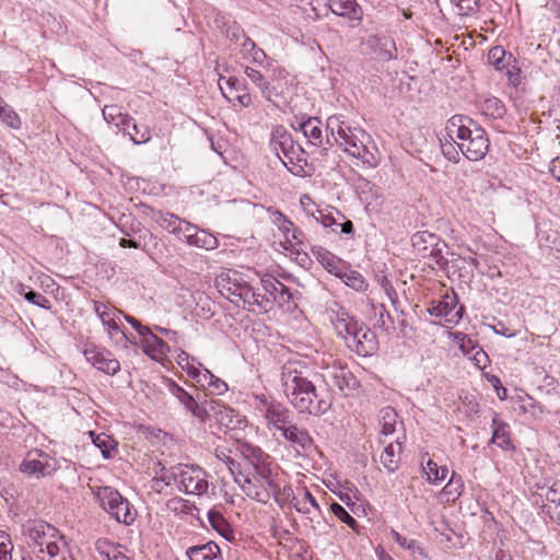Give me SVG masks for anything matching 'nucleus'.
<instances>
[{
  "instance_id": "nucleus-64",
  "label": "nucleus",
  "mask_w": 560,
  "mask_h": 560,
  "mask_svg": "<svg viewBox=\"0 0 560 560\" xmlns=\"http://www.w3.org/2000/svg\"><path fill=\"white\" fill-rule=\"evenodd\" d=\"M380 417L382 420H387L397 417L396 410L392 407H385L380 411Z\"/></svg>"
},
{
  "instance_id": "nucleus-24",
  "label": "nucleus",
  "mask_w": 560,
  "mask_h": 560,
  "mask_svg": "<svg viewBox=\"0 0 560 560\" xmlns=\"http://www.w3.org/2000/svg\"><path fill=\"white\" fill-rule=\"evenodd\" d=\"M186 555L189 560H223L220 548L212 541L190 547L187 549Z\"/></svg>"
},
{
  "instance_id": "nucleus-12",
  "label": "nucleus",
  "mask_w": 560,
  "mask_h": 560,
  "mask_svg": "<svg viewBox=\"0 0 560 560\" xmlns=\"http://www.w3.org/2000/svg\"><path fill=\"white\" fill-rule=\"evenodd\" d=\"M275 430L273 434L287 440L298 452L299 448L307 450L312 445V439L310 434L295 424L285 425V422L279 424L278 422H271Z\"/></svg>"
},
{
  "instance_id": "nucleus-30",
  "label": "nucleus",
  "mask_w": 560,
  "mask_h": 560,
  "mask_svg": "<svg viewBox=\"0 0 560 560\" xmlns=\"http://www.w3.org/2000/svg\"><path fill=\"white\" fill-rule=\"evenodd\" d=\"M264 483L267 488V491L269 492V498L272 495L278 503H281L283 500H288L291 495H293L292 488L290 486H284L281 488L276 477L264 481Z\"/></svg>"
},
{
  "instance_id": "nucleus-33",
  "label": "nucleus",
  "mask_w": 560,
  "mask_h": 560,
  "mask_svg": "<svg viewBox=\"0 0 560 560\" xmlns=\"http://www.w3.org/2000/svg\"><path fill=\"white\" fill-rule=\"evenodd\" d=\"M244 72L246 77L260 90L261 95L269 100L271 96L270 83L261 72L248 66L245 67Z\"/></svg>"
},
{
  "instance_id": "nucleus-52",
  "label": "nucleus",
  "mask_w": 560,
  "mask_h": 560,
  "mask_svg": "<svg viewBox=\"0 0 560 560\" xmlns=\"http://www.w3.org/2000/svg\"><path fill=\"white\" fill-rule=\"evenodd\" d=\"M454 336H455L456 341L459 345L460 350L464 353L467 354L475 348L472 340L470 338H468L466 335H464L462 332H456Z\"/></svg>"
},
{
  "instance_id": "nucleus-50",
  "label": "nucleus",
  "mask_w": 560,
  "mask_h": 560,
  "mask_svg": "<svg viewBox=\"0 0 560 560\" xmlns=\"http://www.w3.org/2000/svg\"><path fill=\"white\" fill-rule=\"evenodd\" d=\"M381 44V57L385 60L395 58L394 51L396 50L395 42L389 37L380 39Z\"/></svg>"
},
{
  "instance_id": "nucleus-53",
  "label": "nucleus",
  "mask_w": 560,
  "mask_h": 560,
  "mask_svg": "<svg viewBox=\"0 0 560 560\" xmlns=\"http://www.w3.org/2000/svg\"><path fill=\"white\" fill-rule=\"evenodd\" d=\"M453 141H447L446 143H442V151L443 154L450 160V161H457L458 156V150L457 145H454L452 143Z\"/></svg>"
},
{
  "instance_id": "nucleus-32",
  "label": "nucleus",
  "mask_w": 560,
  "mask_h": 560,
  "mask_svg": "<svg viewBox=\"0 0 560 560\" xmlns=\"http://www.w3.org/2000/svg\"><path fill=\"white\" fill-rule=\"evenodd\" d=\"M208 520L213 529H215L221 536L226 539L232 537V529L230 524L223 517V515L214 510L208 511Z\"/></svg>"
},
{
  "instance_id": "nucleus-42",
  "label": "nucleus",
  "mask_w": 560,
  "mask_h": 560,
  "mask_svg": "<svg viewBox=\"0 0 560 560\" xmlns=\"http://www.w3.org/2000/svg\"><path fill=\"white\" fill-rule=\"evenodd\" d=\"M330 510L336 517L347 524L350 528L355 529L358 527V522L339 503H331Z\"/></svg>"
},
{
  "instance_id": "nucleus-15",
  "label": "nucleus",
  "mask_w": 560,
  "mask_h": 560,
  "mask_svg": "<svg viewBox=\"0 0 560 560\" xmlns=\"http://www.w3.org/2000/svg\"><path fill=\"white\" fill-rule=\"evenodd\" d=\"M475 125L476 122L468 116L454 115L446 122V138L456 144V142L462 141L466 135H470V130Z\"/></svg>"
},
{
  "instance_id": "nucleus-51",
  "label": "nucleus",
  "mask_w": 560,
  "mask_h": 560,
  "mask_svg": "<svg viewBox=\"0 0 560 560\" xmlns=\"http://www.w3.org/2000/svg\"><path fill=\"white\" fill-rule=\"evenodd\" d=\"M551 501L550 504H544L542 505V510L544 512H546L547 514H549V516L557 521L558 524L560 525V497H559V500H553V499H549Z\"/></svg>"
},
{
  "instance_id": "nucleus-23",
  "label": "nucleus",
  "mask_w": 560,
  "mask_h": 560,
  "mask_svg": "<svg viewBox=\"0 0 560 560\" xmlns=\"http://www.w3.org/2000/svg\"><path fill=\"white\" fill-rule=\"evenodd\" d=\"M151 218L162 229L176 236L180 235L183 220L179 217L170 212H163L161 210H152Z\"/></svg>"
},
{
  "instance_id": "nucleus-36",
  "label": "nucleus",
  "mask_w": 560,
  "mask_h": 560,
  "mask_svg": "<svg viewBox=\"0 0 560 560\" xmlns=\"http://www.w3.org/2000/svg\"><path fill=\"white\" fill-rule=\"evenodd\" d=\"M481 110L485 115L492 118H500L505 113L503 103L497 97L486 98L481 104Z\"/></svg>"
},
{
  "instance_id": "nucleus-46",
  "label": "nucleus",
  "mask_w": 560,
  "mask_h": 560,
  "mask_svg": "<svg viewBox=\"0 0 560 560\" xmlns=\"http://www.w3.org/2000/svg\"><path fill=\"white\" fill-rule=\"evenodd\" d=\"M253 467L255 469L254 480L257 482L266 481V480L275 477L272 475V470L270 468V464L268 463V460L256 464Z\"/></svg>"
},
{
  "instance_id": "nucleus-6",
  "label": "nucleus",
  "mask_w": 560,
  "mask_h": 560,
  "mask_svg": "<svg viewBox=\"0 0 560 560\" xmlns=\"http://www.w3.org/2000/svg\"><path fill=\"white\" fill-rule=\"evenodd\" d=\"M57 469V460L42 450L34 448L27 452L23 462L20 464V470L36 478H44L52 475Z\"/></svg>"
},
{
  "instance_id": "nucleus-26",
  "label": "nucleus",
  "mask_w": 560,
  "mask_h": 560,
  "mask_svg": "<svg viewBox=\"0 0 560 560\" xmlns=\"http://www.w3.org/2000/svg\"><path fill=\"white\" fill-rule=\"evenodd\" d=\"M401 445L399 443L388 444L380 456L381 464L388 472H394L398 468L399 464V452Z\"/></svg>"
},
{
  "instance_id": "nucleus-54",
  "label": "nucleus",
  "mask_w": 560,
  "mask_h": 560,
  "mask_svg": "<svg viewBox=\"0 0 560 560\" xmlns=\"http://www.w3.org/2000/svg\"><path fill=\"white\" fill-rule=\"evenodd\" d=\"M2 560H12L11 550H12V542L10 539V536L2 532Z\"/></svg>"
},
{
  "instance_id": "nucleus-28",
  "label": "nucleus",
  "mask_w": 560,
  "mask_h": 560,
  "mask_svg": "<svg viewBox=\"0 0 560 560\" xmlns=\"http://www.w3.org/2000/svg\"><path fill=\"white\" fill-rule=\"evenodd\" d=\"M189 245L203 248L206 250L215 249L219 246L218 238L206 230L195 231L194 236L189 237Z\"/></svg>"
},
{
  "instance_id": "nucleus-7",
  "label": "nucleus",
  "mask_w": 560,
  "mask_h": 560,
  "mask_svg": "<svg viewBox=\"0 0 560 560\" xmlns=\"http://www.w3.org/2000/svg\"><path fill=\"white\" fill-rule=\"evenodd\" d=\"M177 488L187 494L201 495L208 490L207 474L199 466L178 465Z\"/></svg>"
},
{
  "instance_id": "nucleus-17",
  "label": "nucleus",
  "mask_w": 560,
  "mask_h": 560,
  "mask_svg": "<svg viewBox=\"0 0 560 560\" xmlns=\"http://www.w3.org/2000/svg\"><path fill=\"white\" fill-rule=\"evenodd\" d=\"M255 409L259 413L258 416L266 420H285L288 418L287 408L273 399L269 400L266 396L256 397Z\"/></svg>"
},
{
  "instance_id": "nucleus-41",
  "label": "nucleus",
  "mask_w": 560,
  "mask_h": 560,
  "mask_svg": "<svg viewBox=\"0 0 560 560\" xmlns=\"http://www.w3.org/2000/svg\"><path fill=\"white\" fill-rule=\"evenodd\" d=\"M505 58H506V52L500 46H495V47L491 48L488 52L489 63L494 66L498 70H502L505 68V66H506Z\"/></svg>"
},
{
  "instance_id": "nucleus-60",
  "label": "nucleus",
  "mask_w": 560,
  "mask_h": 560,
  "mask_svg": "<svg viewBox=\"0 0 560 560\" xmlns=\"http://www.w3.org/2000/svg\"><path fill=\"white\" fill-rule=\"evenodd\" d=\"M154 329L160 334L164 335L166 338H168V340L177 342V331L161 326H154Z\"/></svg>"
},
{
  "instance_id": "nucleus-57",
  "label": "nucleus",
  "mask_w": 560,
  "mask_h": 560,
  "mask_svg": "<svg viewBox=\"0 0 560 560\" xmlns=\"http://www.w3.org/2000/svg\"><path fill=\"white\" fill-rule=\"evenodd\" d=\"M434 240H435V236L433 234L428 233V232H419L412 236V244H413V246H417L422 242L423 243H425L428 241L433 242Z\"/></svg>"
},
{
  "instance_id": "nucleus-38",
  "label": "nucleus",
  "mask_w": 560,
  "mask_h": 560,
  "mask_svg": "<svg viewBox=\"0 0 560 560\" xmlns=\"http://www.w3.org/2000/svg\"><path fill=\"white\" fill-rule=\"evenodd\" d=\"M423 471L430 482L443 481L448 474V469L445 466L439 467L432 459H428L427 464L423 465Z\"/></svg>"
},
{
  "instance_id": "nucleus-34",
  "label": "nucleus",
  "mask_w": 560,
  "mask_h": 560,
  "mask_svg": "<svg viewBox=\"0 0 560 560\" xmlns=\"http://www.w3.org/2000/svg\"><path fill=\"white\" fill-rule=\"evenodd\" d=\"M491 441L493 444L505 451L512 450L514 447L510 439V432L508 430L506 422L498 423V425L493 429Z\"/></svg>"
},
{
  "instance_id": "nucleus-59",
  "label": "nucleus",
  "mask_w": 560,
  "mask_h": 560,
  "mask_svg": "<svg viewBox=\"0 0 560 560\" xmlns=\"http://www.w3.org/2000/svg\"><path fill=\"white\" fill-rule=\"evenodd\" d=\"M182 224L185 225V228H182V233L184 237L186 238V242L189 244V237L194 236L195 231H199L196 225L191 224L190 222H187L183 220Z\"/></svg>"
},
{
  "instance_id": "nucleus-4",
  "label": "nucleus",
  "mask_w": 560,
  "mask_h": 560,
  "mask_svg": "<svg viewBox=\"0 0 560 560\" xmlns=\"http://www.w3.org/2000/svg\"><path fill=\"white\" fill-rule=\"evenodd\" d=\"M24 534L39 547L40 552L46 551L47 560H75L65 537L50 524L44 521H31L24 525Z\"/></svg>"
},
{
  "instance_id": "nucleus-47",
  "label": "nucleus",
  "mask_w": 560,
  "mask_h": 560,
  "mask_svg": "<svg viewBox=\"0 0 560 560\" xmlns=\"http://www.w3.org/2000/svg\"><path fill=\"white\" fill-rule=\"evenodd\" d=\"M292 141V136L283 126L273 127L270 136V143L282 142V144H288V142Z\"/></svg>"
},
{
  "instance_id": "nucleus-8",
  "label": "nucleus",
  "mask_w": 560,
  "mask_h": 560,
  "mask_svg": "<svg viewBox=\"0 0 560 560\" xmlns=\"http://www.w3.org/2000/svg\"><path fill=\"white\" fill-rule=\"evenodd\" d=\"M176 396L178 400L187 408L189 409L195 417L202 418L203 413L206 418L211 419L214 418L215 420H223L225 418H232L233 416L230 413L232 410H229L224 406H221L218 401L211 400L210 402H206L205 406L200 407L195 398L184 390L180 387H177L176 389Z\"/></svg>"
},
{
  "instance_id": "nucleus-3",
  "label": "nucleus",
  "mask_w": 560,
  "mask_h": 560,
  "mask_svg": "<svg viewBox=\"0 0 560 560\" xmlns=\"http://www.w3.org/2000/svg\"><path fill=\"white\" fill-rule=\"evenodd\" d=\"M331 323L348 348L360 357H369L377 351L378 342L374 331L360 325L343 307L331 310Z\"/></svg>"
},
{
  "instance_id": "nucleus-25",
  "label": "nucleus",
  "mask_w": 560,
  "mask_h": 560,
  "mask_svg": "<svg viewBox=\"0 0 560 560\" xmlns=\"http://www.w3.org/2000/svg\"><path fill=\"white\" fill-rule=\"evenodd\" d=\"M103 117L108 124L115 125L118 130L124 132L132 122V118L128 114H124L117 105H106L103 108Z\"/></svg>"
},
{
  "instance_id": "nucleus-13",
  "label": "nucleus",
  "mask_w": 560,
  "mask_h": 560,
  "mask_svg": "<svg viewBox=\"0 0 560 560\" xmlns=\"http://www.w3.org/2000/svg\"><path fill=\"white\" fill-rule=\"evenodd\" d=\"M229 291L233 296L238 298L244 302V304L248 305L249 311H255V306L265 312L271 306V301L266 294H261L255 291L248 284H235V288H229Z\"/></svg>"
},
{
  "instance_id": "nucleus-27",
  "label": "nucleus",
  "mask_w": 560,
  "mask_h": 560,
  "mask_svg": "<svg viewBox=\"0 0 560 560\" xmlns=\"http://www.w3.org/2000/svg\"><path fill=\"white\" fill-rule=\"evenodd\" d=\"M242 489L249 498L258 502L266 503L269 500V492L267 491L264 481L257 482L247 478L245 479Z\"/></svg>"
},
{
  "instance_id": "nucleus-2",
  "label": "nucleus",
  "mask_w": 560,
  "mask_h": 560,
  "mask_svg": "<svg viewBox=\"0 0 560 560\" xmlns=\"http://www.w3.org/2000/svg\"><path fill=\"white\" fill-rule=\"evenodd\" d=\"M327 144L336 143L349 155L361 160L363 163L374 165V154L369 150L370 136L360 127L350 126L339 115L329 116L326 120Z\"/></svg>"
},
{
  "instance_id": "nucleus-58",
  "label": "nucleus",
  "mask_w": 560,
  "mask_h": 560,
  "mask_svg": "<svg viewBox=\"0 0 560 560\" xmlns=\"http://www.w3.org/2000/svg\"><path fill=\"white\" fill-rule=\"evenodd\" d=\"M222 81H225V84L230 86V89L237 90L236 85L240 83L238 80L234 77L225 79L223 75L219 78V88L222 91L224 97L229 98L228 94L224 92V88L222 85Z\"/></svg>"
},
{
  "instance_id": "nucleus-63",
  "label": "nucleus",
  "mask_w": 560,
  "mask_h": 560,
  "mask_svg": "<svg viewBox=\"0 0 560 560\" xmlns=\"http://www.w3.org/2000/svg\"><path fill=\"white\" fill-rule=\"evenodd\" d=\"M301 501H305L306 503H310L316 510L320 511L319 504L317 503L316 499L313 497V494L310 491L305 490L303 492V499H301Z\"/></svg>"
},
{
  "instance_id": "nucleus-10",
  "label": "nucleus",
  "mask_w": 560,
  "mask_h": 560,
  "mask_svg": "<svg viewBox=\"0 0 560 560\" xmlns=\"http://www.w3.org/2000/svg\"><path fill=\"white\" fill-rule=\"evenodd\" d=\"M430 315L441 317L447 325H456L463 317L464 306L458 305L457 295L455 293H446L438 302H432L428 308Z\"/></svg>"
},
{
  "instance_id": "nucleus-39",
  "label": "nucleus",
  "mask_w": 560,
  "mask_h": 560,
  "mask_svg": "<svg viewBox=\"0 0 560 560\" xmlns=\"http://www.w3.org/2000/svg\"><path fill=\"white\" fill-rule=\"evenodd\" d=\"M312 253L330 273H337V260L331 253L323 247H312Z\"/></svg>"
},
{
  "instance_id": "nucleus-9",
  "label": "nucleus",
  "mask_w": 560,
  "mask_h": 560,
  "mask_svg": "<svg viewBox=\"0 0 560 560\" xmlns=\"http://www.w3.org/2000/svg\"><path fill=\"white\" fill-rule=\"evenodd\" d=\"M459 151L470 161L481 160L489 150V139L486 131L477 124L462 141L456 142Z\"/></svg>"
},
{
  "instance_id": "nucleus-5",
  "label": "nucleus",
  "mask_w": 560,
  "mask_h": 560,
  "mask_svg": "<svg viewBox=\"0 0 560 560\" xmlns=\"http://www.w3.org/2000/svg\"><path fill=\"white\" fill-rule=\"evenodd\" d=\"M103 509L117 522L130 525L137 517V510L117 490L110 487L100 488L96 493Z\"/></svg>"
},
{
  "instance_id": "nucleus-40",
  "label": "nucleus",
  "mask_w": 560,
  "mask_h": 560,
  "mask_svg": "<svg viewBox=\"0 0 560 560\" xmlns=\"http://www.w3.org/2000/svg\"><path fill=\"white\" fill-rule=\"evenodd\" d=\"M135 133L129 132V137L135 144L147 143L151 139L150 128L145 125L132 124Z\"/></svg>"
},
{
  "instance_id": "nucleus-31",
  "label": "nucleus",
  "mask_w": 560,
  "mask_h": 560,
  "mask_svg": "<svg viewBox=\"0 0 560 560\" xmlns=\"http://www.w3.org/2000/svg\"><path fill=\"white\" fill-rule=\"evenodd\" d=\"M153 472L155 477H159L161 481H164L165 486H172L177 483V472H179V469L178 465L166 467L163 463L158 462L153 467Z\"/></svg>"
},
{
  "instance_id": "nucleus-55",
  "label": "nucleus",
  "mask_w": 560,
  "mask_h": 560,
  "mask_svg": "<svg viewBox=\"0 0 560 560\" xmlns=\"http://www.w3.org/2000/svg\"><path fill=\"white\" fill-rule=\"evenodd\" d=\"M318 215L315 217V219L317 221H320V223L325 226V228H334V226H337V221L335 220V218L328 213V214H325L323 213L322 211H317Z\"/></svg>"
},
{
  "instance_id": "nucleus-43",
  "label": "nucleus",
  "mask_w": 560,
  "mask_h": 560,
  "mask_svg": "<svg viewBox=\"0 0 560 560\" xmlns=\"http://www.w3.org/2000/svg\"><path fill=\"white\" fill-rule=\"evenodd\" d=\"M392 534H393L395 541L401 548L410 550L412 555H416V553L423 555L421 547L417 544V541L415 539H407L406 537L401 536L396 530H393Z\"/></svg>"
},
{
  "instance_id": "nucleus-21",
  "label": "nucleus",
  "mask_w": 560,
  "mask_h": 560,
  "mask_svg": "<svg viewBox=\"0 0 560 560\" xmlns=\"http://www.w3.org/2000/svg\"><path fill=\"white\" fill-rule=\"evenodd\" d=\"M323 122L318 117H307L298 122L299 129L307 138L308 142L314 145H320L323 143Z\"/></svg>"
},
{
  "instance_id": "nucleus-35",
  "label": "nucleus",
  "mask_w": 560,
  "mask_h": 560,
  "mask_svg": "<svg viewBox=\"0 0 560 560\" xmlns=\"http://www.w3.org/2000/svg\"><path fill=\"white\" fill-rule=\"evenodd\" d=\"M342 282L354 289L355 291H364L368 288V283L364 279V277L354 270H350L347 272L336 273Z\"/></svg>"
},
{
  "instance_id": "nucleus-56",
  "label": "nucleus",
  "mask_w": 560,
  "mask_h": 560,
  "mask_svg": "<svg viewBox=\"0 0 560 560\" xmlns=\"http://www.w3.org/2000/svg\"><path fill=\"white\" fill-rule=\"evenodd\" d=\"M457 5L466 12H475L479 8V0H457Z\"/></svg>"
},
{
  "instance_id": "nucleus-22",
  "label": "nucleus",
  "mask_w": 560,
  "mask_h": 560,
  "mask_svg": "<svg viewBox=\"0 0 560 560\" xmlns=\"http://www.w3.org/2000/svg\"><path fill=\"white\" fill-rule=\"evenodd\" d=\"M143 352L151 359L162 362L167 358L170 352V346L156 335L149 336L144 342H142Z\"/></svg>"
},
{
  "instance_id": "nucleus-45",
  "label": "nucleus",
  "mask_w": 560,
  "mask_h": 560,
  "mask_svg": "<svg viewBox=\"0 0 560 560\" xmlns=\"http://www.w3.org/2000/svg\"><path fill=\"white\" fill-rule=\"evenodd\" d=\"M225 36L229 40L234 43H238L240 40L243 42L245 38H248L245 35L243 27L236 22H232L226 26Z\"/></svg>"
},
{
  "instance_id": "nucleus-20",
  "label": "nucleus",
  "mask_w": 560,
  "mask_h": 560,
  "mask_svg": "<svg viewBox=\"0 0 560 560\" xmlns=\"http://www.w3.org/2000/svg\"><path fill=\"white\" fill-rule=\"evenodd\" d=\"M328 7L336 15L346 18L350 21H361L362 9L357 0H328Z\"/></svg>"
},
{
  "instance_id": "nucleus-37",
  "label": "nucleus",
  "mask_w": 560,
  "mask_h": 560,
  "mask_svg": "<svg viewBox=\"0 0 560 560\" xmlns=\"http://www.w3.org/2000/svg\"><path fill=\"white\" fill-rule=\"evenodd\" d=\"M241 452L244 457L252 463L253 466L269 459V456L260 447L248 443L241 445Z\"/></svg>"
},
{
  "instance_id": "nucleus-16",
  "label": "nucleus",
  "mask_w": 560,
  "mask_h": 560,
  "mask_svg": "<svg viewBox=\"0 0 560 560\" xmlns=\"http://www.w3.org/2000/svg\"><path fill=\"white\" fill-rule=\"evenodd\" d=\"M326 378L330 380V384L336 386L342 394L348 395L349 392L354 390L359 383L353 374L346 368L332 366L328 369Z\"/></svg>"
},
{
  "instance_id": "nucleus-61",
  "label": "nucleus",
  "mask_w": 560,
  "mask_h": 560,
  "mask_svg": "<svg viewBox=\"0 0 560 560\" xmlns=\"http://www.w3.org/2000/svg\"><path fill=\"white\" fill-rule=\"evenodd\" d=\"M527 407L533 408V411L530 412V416L534 418L541 417L542 410L540 407L535 408V401L529 397L523 405L522 408L526 411Z\"/></svg>"
},
{
  "instance_id": "nucleus-14",
  "label": "nucleus",
  "mask_w": 560,
  "mask_h": 560,
  "mask_svg": "<svg viewBox=\"0 0 560 560\" xmlns=\"http://www.w3.org/2000/svg\"><path fill=\"white\" fill-rule=\"evenodd\" d=\"M273 222L284 236L285 249H294L304 245V234L292 221L287 219L280 211H276Z\"/></svg>"
},
{
  "instance_id": "nucleus-29",
  "label": "nucleus",
  "mask_w": 560,
  "mask_h": 560,
  "mask_svg": "<svg viewBox=\"0 0 560 560\" xmlns=\"http://www.w3.org/2000/svg\"><path fill=\"white\" fill-rule=\"evenodd\" d=\"M241 54L244 58H250L255 63L262 65L266 60L267 55L260 48H258L252 38H245L241 42Z\"/></svg>"
},
{
  "instance_id": "nucleus-19",
  "label": "nucleus",
  "mask_w": 560,
  "mask_h": 560,
  "mask_svg": "<svg viewBox=\"0 0 560 560\" xmlns=\"http://www.w3.org/2000/svg\"><path fill=\"white\" fill-rule=\"evenodd\" d=\"M280 160L289 171L295 174L303 172V168L307 163L305 151L294 141H292L291 145L283 153V158Z\"/></svg>"
},
{
  "instance_id": "nucleus-11",
  "label": "nucleus",
  "mask_w": 560,
  "mask_h": 560,
  "mask_svg": "<svg viewBox=\"0 0 560 560\" xmlns=\"http://www.w3.org/2000/svg\"><path fill=\"white\" fill-rule=\"evenodd\" d=\"M84 358L97 370L114 375L120 370V363L115 359L112 352L96 346L86 347Z\"/></svg>"
},
{
  "instance_id": "nucleus-62",
  "label": "nucleus",
  "mask_w": 560,
  "mask_h": 560,
  "mask_svg": "<svg viewBox=\"0 0 560 560\" xmlns=\"http://www.w3.org/2000/svg\"><path fill=\"white\" fill-rule=\"evenodd\" d=\"M303 246H296L294 249L296 250V259L300 261L302 266L310 262V257L306 252L302 248Z\"/></svg>"
},
{
  "instance_id": "nucleus-1",
  "label": "nucleus",
  "mask_w": 560,
  "mask_h": 560,
  "mask_svg": "<svg viewBox=\"0 0 560 560\" xmlns=\"http://www.w3.org/2000/svg\"><path fill=\"white\" fill-rule=\"evenodd\" d=\"M306 370L300 362H288L282 366L281 383L283 392L291 404L300 410L312 416H318L325 401L315 402L316 389L305 375Z\"/></svg>"
},
{
  "instance_id": "nucleus-48",
  "label": "nucleus",
  "mask_w": 560,
  "mask_h": 560,
  "mask_svg": "<svg viewBox=\"0 0 560 560\" xmlns=\"http://www.w3.org/2000/svg\"><path fill=\"white\" fill-rule=\"evenodd\" d=\"M24 298L28 302H31L34 305H37L42 308H45V310L50 308V301L42 293L35 292L33 290H28L27 292H25Z\"/></svg>"
},
{
  "instance_id": "nucleus-18",
  "label": "nucleus",
  "mask_w": 560,
  "mask_h": 560,
  "mask_svg": "<svg viewBox=\"0 0 560 560\" xmlns=\"http://www.w3.org/2000/svg\"><path fill=\"white\" fill-rule=\"evenodd\" d=\"M94 311L104 326L107 327V332L110 338L120 336L121 339H126V335L120 330V327L116 320V311L112 310L108 305L103 302L94 301Z\"/></svg>"
},
{
  "instance_id": "nucleus-44",
  "label": "nucleus",
  "mask_w": 560,
  "mask_h": 560,
  "mask_svg": "<svg viewBox=\"0 0 560 560\" xmlns=\"http://www.w3.org/2000/svg\"><path fill=\"white\" fill-rule=\"evenodd\" d=\"M2 124H5L8 127L18 130L20 129L22 122L19 115L12 108L2 106Z\"/></svg>"
},
{
  "instance_id": "nucleus-49",
  "label": "nucleus",
  "mask_w": 560,
  "mask_h": 560,
  "mask_svg": "<svg viewBox=\"0 0 560 560\" xmlns=\"http://www.w3.org/2000/svg\"><path fill=\"white\" fill-rule=\"evenodd\" d=\"M207 378H209L208 386L209 388H211L213 393L222 394L228 389V385L225 384V382L214 376L209 371H207V373L203 374V380L207 381Z\"/></svg>"
}]
</instances>
